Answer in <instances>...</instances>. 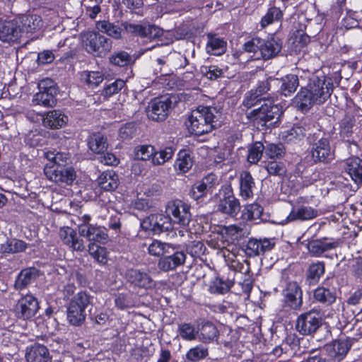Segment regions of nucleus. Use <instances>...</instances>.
Listing matches in <instances>:
<instances>
[{
	"label": "nucleus",
	"mask_w": 362,
	"mask_h": 362,
	"mask_svg": "<svg viewBox=\"0 0 362 362\" xmlns=\"http://www.w3.org/2000/svg\"><path fill=\"white\" fill-rule=\"evenodd\" d=\"M333 83L325 76H312L306 86L301 88L294 98L295 106L302 112L308 111L313 105L325 103L332 95Z\"/></svg>",
	"instance_id": "obj_1"
},
{
	"label": "nucleus",
	"mask_w": 362,
	"mask_h": 362,
	"mask_svg": "<svg viewBox=\"0 0 362 362\" xmlns=\"http://www.w3.org/2000/svg\"><path fill=\"white\" fill-rule=\"evenodd\" d=\"M48 163L44 168L46 177L61 187L71 185L76 178V173L71 166H66L70 160L69 153L47 151L45 153Z\"/></svg>",
	"instance_id": "obj_2"
},
{
	"label": "nucleus",
	"mask_w": 362,
	"mask_h": 362,
	"mask_svg": "<svg viewBox=\"0 0 362 362\" xmlns=\"http://www.w3.org/2000/svg\"><path fill=\"white\" fill-rule=\"evenodd\" d=\"M219 115L216 107H198L192 112L189 118V131L198 136L211 132L215 128Z\"/></svg>",
	"instance_id": "obj_3"
},
{
	"label": "nucleus",
	"mask_w": 362,
	"mask_h": 362,
	"mask_svg": "<svg viewBox=\"0 0 362 362\" xmlns=\"http://www.w3.org/2000/svg\"><path fill=\"white\" fill-rule=\"evenodd\" d=\"M112 47V40L98 33L90 32L86 35V49L95 57H105L111 51Z\"/></svg>",
	"instance_id": "obj_4"
},
{
	"label": "nucleus",
	"mask_w": 362,
	"mask_h": 362,
	"mask_svg": "<svg viewBox=\"0 0 362 362\" xmlns=\"http://www.w3.org/2000/svg\"><path fill=\"white\" fill-rule=\"evenodd\" d=\"M320 313L312 309L300 314L296 320V330L303 335H311L317 332L322 325Z\"/></svg>",
	"instance_id": "obj_5"
},
{
	"label": "nucleus",
	"mask_w": 362,
	"mask_h": 362,
	"mask_svg": "<svg viewBox=\"0 0 362 362\" xmlns=\"http://www.w3.org/2000/svg\"><path fill=\"white\" fill-rule=\"evenodd\" d=\"M190 206L181 200L169 202L165 213L170 221L180 226H186L191 220Z\"/></svg>",
	"instance_id": "obj_6"
},
{
	"label": "nucleus",
	"mask_w": 362,
	"mask_h": 362,
	"mask_svg": "<svg viewBox=\"0 0 362 362\" xmlns=\"http://www.w3.org/2000/svg\"><path fill=\"white\" fill-rule=\"evenodd\" d=\"M127 33L144 38H158L163 34L162 28L148 23L141 24L124 23L122 24Z\"/></svg>",
	"instance_id": "obj_7"
},
{
	"label": "nucleus",
	"mask_w": 362,
	"mask_h": 362,
	"mask_svg": "<svg viewBox=\"0 0 362 362\" xmlns=\"http://www.w3.org/2000/svg\"><path fill=\"white\" fill-rule=\"evenodd\" d=\"M50 79L42 81L39 85L40 91L35 93L33 98V103L44 107H53L56 105L57 100L54 97L55 88L52 85Z\"/></svg>",
	"instance_id": "obj_8"
},
{
	"label": "nucleus",
	"mask_w": 362,
	"mask_h": 362,
	"mask_svg": "<svg viewBox=\"0 0 362 362\" xmlns=\"http://www.w3.org/2000/svg\"><path fill=\"white\" fill-rule=\"evenodd\" d=\"M39 310V303L32 295H26L18 300L15 306L16 316L23 320H30L35 317Z\"/></svg>",
	"instance_id": "obj_9"
},
{
	"label": "nucleus",
	"mask_w": 362,
	"mask_h": 362,
	"mask_svg": "<svg viewBox=\"0 0 362 362\" xmlns=\"http://www.w3.org/2000/svg\"><path fill=\"white\" fill-rule=\"evenodd\" d=\"M351 347L350 340L340 339L327 344L325 349L329 362H341L345 358Z\"/></svg>",
	"instance_id": "obj_10"
},
{
	"label": "nucleus",
	"mask_w": 362,
	"mask_h": 362,
	"mask_svg": "<svg viewBox=\"0 0 362 362\" xmlns=\"http://www.w3.org/2000/svg\"><path fill=\"white\" fill-rule=\"evenodd\" d=\"M333 280V279H327L321 286L314 290L313 298L315 302L328 306L336 301V289L334 286L330 287Z\"/></svg>",
	"instance_id": "obj_11"
},
{
	"label": "nucleus",
	"mask_w": 362,
	"mask_h": 362,
	"mask_svg": "<svg viewBox=\"0 0 362 362\" xmlns=\"http://www.w3.org/2000/svg\"><path fill=\"white\" fill-rule=\"evenodd\" d=\"M172 102L169 98H155L148 107V117L155 121L165 119L171 108Z\"/></svg>",
	"instance_id": "obj_12"
},
{
	"label": "nucleus",
	"mask_w": 362,
	"mask_h": 362,
	"mask_svg": "<svg viewBox=\"0 0 362 362\" xmlns=\"http://www.w3.org/2000/svg\"><path fill=\"white\" fill-rule=\"evenodd\" d=\"M141 226L146 230L159 233L170 228L171 221L168 216L163 214H151L141 222Z\"/></svg>",
	"instance_id": "obj_13"
},
{
	"label": "nucleus",
	"mask_w": 362,
	"mask_h": 362,
	"mask_svg": "<svg viewBox=\"0 0 362 362\" xmlns=\"http://www.w3.org/2000/svg\"><path fill=\"white\" fill-rule=\"evenodd\" d=\"M310 153L314 162L327 163L333 158L329 141L327 138H321L312 145Z\"/></svg>",
	"instance_id": "obj_14"
},
{
	"label": "nucleus",
	"mask_w": 362,
	"mask_h": 362,
	"mask_svg": "<svg viewBox=\"0 0 362 362\" xmlns=\"http://www.w3.org/2000/svg\"><path fill=\"white\" fill-rule=\"evenodd\" d=\"M219 184L218 177L213 173H209L196 182L192 188L191 194L194 199H198L204 197L208 192H211Z\"/></svg>",
	"instance_id": "obj_15"
},
{
	"label": "nucleus",
	"mask_w": 362,
	"mask_h": 362,
	"mask_svg": "<svg viewBox=\"0 0 362 362\" xmlns=\"http://www.w3.org/2000/svg\"><path fill=\"white\" fill-rule=\"evenodd\" d=\"M80 235L90 241V243L105 244L109 240L107 229L97 225L83 226L80 228Z\"/></svg>",
	"instance_id": "obj_16"
},
{
	"label": "nucleus",
	"mask_w": 362,
	"mask_h": 362,
	"mask_svg": "<svg viewBox=\"0 0 362 362\" xmlns=\"http://www.w3.org/2000/svg\"><path fill=\"white\" fill-rule=\"evenodd\" d=\"M317 215V211L311 206H293L289 214L280 223L285 225L290 222L308 221L315 218Z\"/></svg>",
	"instance_id": "obj_17"
},
{
	"label": "nucleus",
	"mask_w": 362,
	"mask_h": 362,
	"mask_svg": "<svg viewBox=\"0 0 362 362\" xmlns=\"http://www.w3.org/2000/svg\"><path fill=\"white\" fill-rule=\"evenodd\" d=\"M285 303L293 309H299L302 305V291L296 282H288L284 291Z\"/></svg>",
	"instance_id": "obj_18"
},
{
	"label": "nucleus",
	"mask_w": 362,
	"mask_h": 362,
	"mask_svg": "<svg viewBox=\"0 0 362 362\" xmlns=\"http://www.w3.org/2000/svg\"><path fill=\"white\" fill-rule=\"evenodd\" d=\"M274 243L268 238H250L245 247V253L250 257H255L270 251Z\"/></svg>",
	"instance_id": "obj_19"
},
{
	"label": "nucleus",
	"mask_w": 362,
	"mask_h": 362,
	"mask_svg": "<svg viewBox=\"0 0 362 362\" xmlns=\"http://www.w3.org/2000/svg\"><path fill=\"white\" fill-rule=\"evenodd\" d=\"M21 29L15 21H0V40L6 42L16 41L21 36Z\"/></svg>",
	"instance_id": "obj_20"
},
{
	"label": "nucleus",
	"mask_w": 362,
	"mask_h": 362,
	"mask_svg": "<svg viewBox=\"0 0 362 362\" xmlns=\"http://www.w3.org/2000/svg\"><path fill=\"white\" fill-rule=\"evenodd\" d=\"M27 362H50L51 356L48 349L40 344L35 343L26 349Z\"/></svg>",
	"instance_id": "obj_21"
},
{
	"label": "nucleus",
	"mask_w": 362,
	"mask_h": 362,
	"mask_svg": "<svg viewBox=\"0 0 362 362\" xmlns=\"http://www.w3.org/2000/svg\"><path fill=\"white\" fill-rule=\"evenodd\" d=\"M126 277L129 282L140 288H151L155 286V282L151 277L146 272L138 269L128 270Z\"/></svg>",
	"instance_id": "obj_22"
},
{
	"label": "nucleus",
	"mask_w": 362,
	"mask_h": 362,
	"mask_svg": "<svg viewBox=\"0 0 362 362\" xmlns=\"http://www.w3.org/2000/svg\"><path fill=\"white\" fill-rule=\"evenodd\" d=\"M68 121V116L59 110L49 111L42 117L43 125L50 129L62 128Z\"/></svg>",
	"instance_id": "obj_23"
},
{
	"label": "nucleus",
	"mask_w": 362,
	"mask_h": 362,
	"mask_svg": "<svg viewBox=\"0 0 362 362\" xmlns=\"http://www.w3.org/2000/svg\"><path fill=\"white\" fill-rule=\"evenodd\" d=\"M281 47L282 43L278 37H272L267 40L260 39V56L264 59H269L276 56Z\"/></svg>",
	"instance_id": "obj_24"
},
{
	"label": "nucleus",
	"mask_w": 362,
	"mask_h": 362,
	"mask_svg": "<svg viewBox=\"0 0 362 362\" xmlns=\"http://www.w3.org/2000/svg\"><path fill=\"white\" fill-rule=\"evenodd\" d=\"M250 233V226L245 223L229 225L223 227L221 229V233L225 235L232 242L247 237Z\"/></svg>",
	"instance_id": "obj_25"
},
{
	"label": "nucleus",
	"mask_w": 362,
	"mask_h": 362,
	"mask_svg": "<svg viewBox=\"0 0 362 362\" xmlns=\"http://www.w3.org/2000/svg\"><path fill=\"white\" fill-rule=\"evenodd\" d=\"M344 169L356 184L362 183V159L358 157H351L346 159Z\"/></svg>",
	"instance_id": "obj_26"
},
{
	"label": "nucleus",
	"mask_w": 362,
	"mask_h": 362,
	"mask_svg": "<svg viewBox=\"0 0 362 362\" xmlns=\"http://www.w3.org/2000/svg\"><path fill=\"white\" fill-rule=\"evenodd\" d=\"M337 242L324 238L310 241L308 244V250L312 255L320 257L324 252L337 247Z\"/></svg>",
	"instance_id": "obj_27"
},
{
	"label": "nucleus",
	"mask_w": 362,
	"mask_h": 362,
	"mask_svg": "<svg viewBox=\"0 0 362 362\" xmlns=\"http://www.w3.org/2000/svg\"><path fill=\"white\" fill-rule=\"evenodd\" d=\"M193 163L192 152L189 149H182L177 155L174 168L179 173H185L192 168Z\"/></svg>",
	"instance_id": "obj_28"
},
{
	"label": "nucleus",
	"mask_w": 362,
	"mask_h": 362,
	"mask_svg": "<svg viewBox=\"0 0 362 362\" xmlns=\"http://www.w3.org/2000/svg\"><path fill=\"white\" fill-rule=\"evenodd\" d=\"M255 187V181L251 174L247 171L241 173L240 175V196L243 199L252 198Z\"/></svg>",
	"instance_id": "obj_29"
},
{
	"label": "nucleus",
	"mask_w": 362,
	"mask_h": 362,
	"mask_svg": "<svg viewBox=\"0 0 362 362\" xmlns=\"http://www.w3.org/2000/svg\"><path fill=\"white\" fill-rule=\"evenodd\" d=\"M218 209L222 213L235 216L240 211V206L238 199L229 194L221 199Z\"/></svg>",
	"instance_id": "obj_30"
},
{
	"label": "nucleus",
	"mask_w": 362,
	"mask_h": 362,
	"mask_svg": "<svg viewBox=\"0 0 362 362\" xmlns=\"http://www.w3.org/2000/svg\"><path fill=\"white\" fill-rule=\"evenodd\" d=\"M98 184L105 191H112L118 186V176L113 170H107L102 173L98 177Z\"/></svg>",
	"instance_id": "obj_31"
},
{
	"label": "nucleus",
	"mask_w": 362,
	"mask_h": 362,
	"mask_svg": "<svg viewBox=\"0 0 362 362\" xmlns=\"http://www.w3.org/2000/svg\"><path fill=\"white\" fill-rule=\"evenodd\" d=\"M22 30L26 33H33L40 30L43 25L42 18L37 14H28L21 20Z\"/></svg>",
	"instance_id": "obj_32"
},
{
	"label": "nucleus",
	"mask_w": 362,
	"mask_h": 362,
	"mask_svg": "<svg viewBox=\"0 0 362 362\" xmlns=\"http://www.w3.org/2000/svg\"><path fill=\"white\" fill-rule=\"evenodd\" d=\"M206 52L210 54L221 55L226 49V42L220 37L212 35H208V42L206 44Z\"/></svg>",
	"instance_id": "obj_33"
},
{
	"label": "nucleus",
	"mask_w": 362,
	"mask_h": 362,
	"mask_svg": "<svg viewBox=\"0 0 362 362\" xmlns=\"http://www.w3.org/2000/svg\"><path fill=\"white\" fill-rule=\"evenodd\" d=\"M176 148L173 146H165L159 151L155 149V155L152 159L153 166L163 165L170 160L175 153Z\"/></svg>",
	"instance_id": "obj_34"
},
{
	"label": "nucleus",
	"mask_w": 362,
	"mask_h": 362,
	"mask_svg": "<svg viewBox=\"0 0 362 362\" xmlns=\"http://www.w3.org/2000/svg\"><path fill=\"white\" fill-rule=\"evenodd\" d=\"M36 276L37 270L35 269L22 270L15 281V288L17 290L25 288L29 284L35 281Z\"/></svg>",
	"instance_id": "obj_35"
},
{
	"label": "nucleus",
	"mask_w": 362,
	"mask_h": 362,
	"mask_svg": "<svg viewBox=\"0 0 362 362\" xmlns=\"http://www.w3.org/2000/svg\"><path fill=\"white\" fill-rule=\"evenodd\" d=\"M218 337V331L214 324L207 322L202 325L199 335V341L205 344H209L216 340Z\"/></svg>",
	"instance_id": "obj_36"
},
{
	"label": "nucleus",
	"mask_w": 362,
	"mask_h": 362,
	"mask_svg": "<svg viewBox=\"0 0 362 362\" xmlns=\"http://www.w3.org/2000/svg\"><path fill=\"white\" fill-rule=\"evenodd\" d=\"M96 28L100 32L105 33L114 39L119 40L122 37V29L109 21H98Z\"/></svg>",
	"instance_id": "obj_37"
},
{
	"label": "nucleus",
	"mask_w": 362,
	"mask_h": 362,
	"mask_svg": "<svg viewBox=\"0 0 362 362\" xmlns=\"http://www.w3.org/2000/svg\"><path fill=\"white\" fill-rule=\"evenodd\" d=\"M177 245H172L170 244L163 243L158 240H153L151 243L148 245V252L149 255L155 257H160L165 253H169V249H177Z\"/></svg>",
	"instance_id": "obj_38"
},
{
	"label": "nucleus",
	"mask_w": 362,
	"mask_h": 362,
	"mask_svg": "<svg viewBox=\"0 0 362 362\" xmlns=\"http://www.w3.org/2000/svg\"><path fill=\"white\" fill-rule=\"evenodd\" d=\"M88 144L89 148L95 153H103L107 147L106 139L100 133L91 135Z\"/></svg>",
	"instance_id": "obj_39"
},
{
	"label": "nucleus",
	"mask_w": 362,
	"mask_h": 362,
	"mask_svg": "<svg viewBox=\"0 0 362 362\" xmlns=\"http://www.w3.org/2000/svg\"><path fill=\"white\" fill-rule=\"evenodd\" d=\"M280 83L281 92L285 96L294 93L299 85L298 76L294 74L286 76Z\"/></svg>",
	"instance_id": "obj_40"
},
{
	"label": "nucleus",
	"mask_w": 362,
	"mask_h": 362,
	"mask_svg": "<svg viewBox=\"0 0 362 362\" xmlns=\"http://www.w3.org/2000/svg\"><path fill=\"white\" fill-rule=\"evenodd\" d=\"M81 80L89 88H95L103 81V74L100 71H83L81 74Z\"/></svg>",
	"instance_id": "obj_41"
},
{
	"label": "nucleus",
	"mask_w": 362,
	"mask_h": 362,
	"mask_svg": "<svg viewBox=\"0 0 362 362\" xmlns=\"http://www.w3.org/2000/svg\"><path fill=\"white\" fill-rule=\"evenodd\" d=\"M88 252L94 259L100 264H105L107 262V251L104 247L95 243H89Z\"/></svg>",
	"instance_id": "obj_42"
},
{
	"label": "nucleus",
	"mask_w": 362,
	"mask_h": 362,
	"mask_svg": "<svg viewBox=\"0 0 362 362\" xmlns=\"http://www.w3.org/2000/svg\"><path fill=\"white\" fill-rule=\"evenodd\" d=\"M27 248V244L24 241L18 239L7 240L1 245V249L4 252L18 253L23 252Z\"/></svg>",
	"instance_id": "obj_43"
},
{
	"label": "nucleus",
	"mask_w": 362,
	"mask_h": 362,
	"mask_svg": "<svg viewBox=\"0 0 362 362\" xmlns=\"http://www.w3.org/2000/svg\"><path fill=\"white\" fill-rule=\"evenodd\" d=\"M155 155V147L152 145H140L134 148V156L143 161L151 160Z\"/></svg>",
	"instance_id": "obj_44"
},
{
	"label": "nucleus",
	"mask_w": 362,
	"mask_h": 362,
	"mask_svg": "<svg viewBox=\"0 0 362 362\" xmlns=\"http://www.w3.org/2000/svg\"><path fill=\"white\" fill-rule=\"evenodd\" d=\"M90 302L89 295L86 292L80 291L71 298L69 305L76 309H80L82 311H86Z\"/></svg>",
	"instance_id": "obj_45"
},
{
	"label": "nucleus",
	"mask_w": 362,
	"mask_h": 362,
	"mask_svg": "<svg viewBox=\"0 0 362 362\" xmlns=\"http://www.w3.org/2000/svg\"><path fill=\"white\" fill-rule=\"evenodd\" d=\"M267 111L268 107L267 105L262 104L259 108L255 109L250 112H247V117L252 122L262 123V125H266L267 120Z\"/></svg>",
	"instance_id": "obj_46"
},
{
	"label": "nucleus",
	"mask_w": 362,
	"mask_h": 362,
	"mask_svg": "<svg viewBox=\"0 0 362 362\" xmlns=\"http://www.w3.org/2000/svg\"><path fill=\"white\" fill-rule=\"evenodd\" d=\"M177 332L181 338L186 341L195 340L198 333L194 325L187 322L179 324Z\"/></svg>",
	"instance_id": "obj_47"
},
{
	"label": "nucleus",
	"mask_w": 362,
	"mask_h": 362,
	"mask_svg": "<svg viewBox=\"0 0 362 362\" xmlns=\"http://www.w3.org/2000/svg\"><path fill=\"white\" fill-rule=\"evenodd\" d=\"M86 311L76 309L69 305L67 308V319L69 322L75 326L81 325L86 320Z\"/></svg>",
	"instance_id": "obj_48"
},
{
	"label": "nucleus",
	"mask_w": 362,
	"mask_h": 362,
	"mask_svg": "<svg viewBox=\"0 0 362 362\" xmlns=\"http://www.w3.org/2000/svg\"><path fill=\"white\" fill-rule=\"evenodd\" d=\"M209 354L208 349L201 345L191 348L186 354V358L191 362H199Z\"/></svg>",
	"instance_id": "obj_49"
},
{
	"label": "nucleus",
	"mask_w": 362,
	"mask_h": 362,
	"mask_svg": "<svg viewBox=\"0 0 362 362\" xmlns=\"http://www.w3.org/2000/svg\"><path fill=\"white\" fill-rule=\"evenodd\" d=\"M283 13L280 8L277 7H272L269 8L267 13L262 17L261 20V25L262 28L272 24L275 21H278L281 19Z\"/></svg>",
	"instance_id": "obj_50"
},
{
	"label": "nucleus",
	"mask_w": 362,
	"mask_h": 362,
	"mask_svg": "<svg viewBox=\"0 0 362 362\" xmlns=\"http://www.w3.org/2000/svg\"><path fill=\"white\" fill-rule=\"evenodd\" d=\"M263 208L258 204L254 203L247 205L243 212V217L246 220H257L261 218Z\"/></svg>",
	"instance_id": "obj_51"
},
{
	"label": "nucleus",
	"mask_w": 362,
	"mask_h": 362,
	"mask_svg": "<svg viewBox=\"0 0 362 362\" xmlns=\"http://www.w3.org/2000/svg\"><path fill=\"white\" fill-rule=\"evenodd\" d=\"M354 127V119L345 117L339 124V135L341 138H349L353 134V128Z\"/></svg>",
	"instance_id": "obj_52"
},
{
	"label": "nucleus",
	"mask_w": 362,
	"mask_h": 362,
	"mask_svg": "<svg viewBox=\"0 0 362 362\" xmlns=\"http://www.w3.org/2000/svg\"><path fill=\"white\" fill-rule=\"evenodd\" d=\"M125 86V81L122 79H117L114 82L106 85L102 92V95L109 98L118 93Z\"/></svg>",
	"instance_id": "obj_53"
},
{
	"label": "nucleus",
	"mask_w": 362,
	"mask_h": 362,
	"mask_svg": "<svg viewBox=\"0 0 362 362\" xmlns=\"http://www.w3.org/2000/svg\"><path fill=\"white\" fill-rule=\"evenodd\" d=\"M264 145L260 142L255 143L248 151L247 160L252 164L257 163L262 158Z\"/></svg>",
	"instance_id": "obj_54"
},
{
	"label": "nucleus",
	"mask_w": 362,
	"mask_h": 362,
	"mask_svg": "<svg viewBox=\"0 0 362 362\" xmlns=\"http://www.w3.org/2000/svg\"><path fill=\"white\" fill-rule=\"evenodd\" d=\"M109 59L110 62L113 65L125 66L129 64L132 58L127 52L120 51L112 54Z\"/></svg>",
	"instance_id": "obj_55"
},
{
	"label": "nucleus",
	"mask_w": 362,
	"mask_h": 362,
	"mask_svg": "<svg viewBox=\"0 0 362 362\" xmlns=\"http://www.w3.org/2000/svg\"><path fill=\"white\" fill-rule=\"evenodd\" d=\"M264 105H267L268 111H267V120L269 122L276 119L274 122L279 119L282 114L281 106L279 104H274L272 100H264Z\"/></svg>",
	"instance_id": "obj_56"
},
{
	"label": "nucleus",
	"mask_w": 362,
	"mask_h": 362,
	"mask_svg": "<svg viewBox=\"0 0 362 362\" xmlns=\"http://www.w3.org/2000/svg\"><path fill=\"white\" fill-rule=\"evenodd\" d=\"M233 284L234 282L233 281H224L221 278H216L213 281L211 290L214 292L223 294L229 291V289L233 285Z\"/></svg>",
	"instance_id": "obj_57"
},
{
	"label": "nucleus",
	"mask_w": 362,
	"mask_h": 362,
	"mask_svg": "<svg viewBox=\"0 0 362 362\" xmlns=\"http://www.w3.org/2000/svg\"><path fill=\"white\" fill-rule=\"evenodd\" d=\"M280 81L278 78L270 77L260 82L255 91L261 96L270 90L272 86L278 87Z\"/></svg>",
	"instance_id": "obj_58"
},
{
	"label": "nucleus",
	"mask_w": 362,
	"mask_h": 362,
	"mask_svg": "<svg viewBox=\"0 0 362 362\" xmlns=\"http://www.w3.org/2000/svg\"><path fill=\"white\" fill-rule=\"evenodd\" d=\"M206 247L201 241H192L186 247V250L193 257H200L204 254Z\"/></svg>",
	"instance_id": "obj_59"
},
{
	"label": "nucleus",
	"mask_w": 362,
	"mask_h": 362,
	"mask_svg": "<svg viewBox=\"0 0 362 362\" xmlns=\"http://www.w3.org/2000/svg\"><path fill=\"white\" fill-rule=\"evenodd\" d=\"M325 273V264L317 262L310 265L308 269V277L313 280H318Z\"/></svg>",
	"instance_id": "obj_60"
},
{
	"label": "nucleus",
	"mask_w": 362,
	"mask_h": 362,
	"mask_svg": "<svg viewBox=\"0 0 362 362\" xmlns=\"http://www.w3.org/2000/svg\"><path fill=\"white\" fill-rule=\"evenodd\" d=\"M201 71L203 75L210 80H216L223 74L222 69L215 65L202 66Z\"/></svg>",
	"instance_id": "obj_61"
},
{
	"label": "nucleus",
	"mask_w": 362,
	"mask_h": 362,
	"mask_svg": "<svg viewBox=\"0 0 362 362\" xmlns=\"http://www.w3.org/2000/svg\"><path fill=\"white\" fill-rule=\"evenodd\" d=\"M265 153L270 158H279L284 153V150L281 144H269L267 146Z\"/></svg>",
	"instance_id": "obj_62"
},
{
	"label": "nucleus",
	"mask_w": 362,
	"mask_h": 362,
	"mask_svg": "<svg viewBox=\"0 0 362 362\" xmlns=\"http://www.w3.org/2000/svg\"><path fill=\"white\" fill-rule=\"evenodd\" d=\"M59 235L64 243L69 246L75 240L76 233L71 228L66 227L60 229Z\"/></svg>",
	"instance_id": "obj_63"
},
{
	"label": "nucleus",
	"mask_w": 362,
	"mask_h": 362,
	"mask_svg": "<svg viewBox=\"0 0 362 362\" xmlns=\"http://www.w3.org/2000/svg\"><path fill=\"white\" fill-rule=\"evenodd\" d=\"M259 94L256 91L251 90L245 95L243 105L247 108H250L262 100V98H259Z\"/></svg>",
	"instance_id": "obj_64"
}]
</instances>
